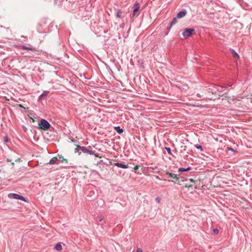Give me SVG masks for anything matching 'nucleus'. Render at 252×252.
<instances>
[{
	"mask_svg": "<svg viewBox=\"0 0 252 252\" xmlns=\"http://www.w3.org/2000/svg\"><path fill=\"white\" fill-rule=\"evenodd\" d=\"M160 175L162 177L164 180H168L169 182H177L178 184H180L181 181H184L183 177H180L179 175L172 173L167 171L162 172Z\"/></svg>",
	"mask_w": 252,
	"mask_h": 252,
	"instance_id": "obj_1",
	"label": "nucleus"
},
{
	"mask_svg": "<svg viewBox=\"0 0 252 252\" xmlns=\"http://www.w3.org/2000/svg\"><path fill=\"white\" fill-rule=\"evenodd\" d=\"M76 147L77 148L75 149V153H78L79 155L81 154V153L79 152V150H81L84 154L94 155L95 157L101 158V157L99 156V154L96 153L95 151L92 150V147L90 146L86 147L76 145Z\"/></svg>",
	"mask_w": 252,
	"mask_h": 252,
	"instance_id": "obj_2",
	"label": "nucleus"
},
{
	"mask_svg": "<svg viewBox=\"0 0 252 252\" xmlns=\"http://www.w3.org/2000/svg\"><path fill=\"white\" fill-rule=\"evenodd\" d=\"M51 127V124L45 119H41L38 122L37 128L43 130H48Z\"/></svg>",
	"mask_w": 252,
	"mask_h": 252,
	"instance_id": "obj_3",
	"label": "nucleus"
},
{
	"mask_svg": "<svg viewBox=\"0 0 252 252\" xmlns=\"http://www.w3.org/2000/svg\"><path fill=\"white\" fill-rule=\"evenodd\" d=\"M195 29L193 28H185L183 30V36L186 39L195 34Z\"/></svg>",
	"mask_w": 252,
	"mask_h": 252,
	"instance_id": "obj_4",
	"label": "nucleus"
},
{
	"mask_svg": "<svg viewBox=\"0 0 252 252\" xmlns=\"http://www.w3.org/2000/svg\"><path fill=\"white\" fill-rule=\"evenodd\" d=\"M8 197L10 199H18V200H21L25 202H27V199L24 197L22 195H21L20 194H17V193H10L8 194Z\"/></svg>",
	"mask_w": 252,
	"mask_h": 252,
	"instance_id": "obj_5",
	"label": "nucleus"
},
{
	"mask_svg": "<svg viewBox=\"0 0 252 252\" xmlns=\"http://www.w3.org/2000/svg\"><path fill=\"white\" fill-rule=\"evenodd\" d=\"M133 8H134V9H133V13H132L133 17H134L136 15V13L139 10V8H140L139 3L137 2H135L134 4Z\"/></svg>",
	"mask_w": 252,
	"mask_h": 252,
	"instance_id": "obj_6",
	"label": "nucleus"
},
{
	"mask_svg": "<svg viewBox=\"0 0 252 252\" xmlns=\"http://www.w3.org/2000/svg\"><path fill=\"white\" fill-rule=\"evenodd\" d=\"M113 165H115V166H117L118 167L122 168H123V169H126V168H128V164H126L125 163H119V162H114L113 163Z\"/></svg>",
	"mask_w": 252,
	"mask_h": 252,
	"instance_id": "obj_7",
	"label": "nucleus"
},
{
	"mask_svg": "<svg viewBox=\"0 0 252 252\" xmlns=\"http://www.w3.org/2000/svg\"><path fill=\"white\" fill-rule=\"evenodd\" d=\"M58 161H59V163H65L67 164V160L64 158L62 155H58L57 156Z\"/></svg>",
	"mask_w": 252,
	"mask_h": 252,
	"instance_id": "obj_8",
	"label": "nucleus"
},
{
	"mask_svg": "<svg viewBox=\"0 0 252 252\" xmlns=\"http://www.w3.org/2000/svg\"><path fill=\"white\" fill-rule=\"evenodd\" d=\"M51 164V165L58 164L59 161H58L57 157H55L52 158L50 160L49 162L47 163V164Z\"/></svg>",
	"mask_w": 252,
	"mask_h": 252,
	"instance_id": "obj_9",
	"label": "nucleus"
},
{
	"mask_svg": "<svg viewBox=\"0 0 252 252\" xmlns=\"http://www.w3.org/2000/svg\"><path fill=\"white\" fill-rule=\"evenodd\" d=\"M186 14L187 11L185 10L180 11L177 15V18L178 19H181L185 16Z\"/></svg>",
	"mask_w": 252,
	"mask_h": 252,
	"instance_id": "obj_10",
	"label": "nucleus"
},
{
	"mask_svg": "<svg viewBox=\"0 0 252 252\" xmlns=\"http://www.w3.org/2000/svg\"><path fill=\"white\" fill-rule=\"evenodd\" d=\"M1 65L2 68H1V67L0 66V69L3 70V69H8L9 70H10L11 69V67L8 64L2 63V64H1Z\"/></svg>",
	"mask_w": 252,
	"mask_h": 252,
	"instance_id": "obj_11",
	"label": "nucleus"
},
{
	"mask_svg": "<svg viewBox=\"0 0 252 252\" xmlns=\"http://www.w3.org/2000/svg\"><path fill=\"white\" fill-rule=\"evenodd\" d=\"M191 169V167H188L187 168H183V167H180L178 169V171L179 172H186L189 171Z\"/></svg>",
	"mask_w": 252,
	"mask_h": 252,
	"instance_id": "obj_12",
	"label": "nucleus"
},
{
	"mask_svg": "<svg viewBox=\"0 0 252 252\" xmlns=\"http://www.w3.org/2000/svg\"><path fill=\"white\" fill-rule=\"evenodd\" d=\"M114 129L118 134H122L124 132V129L119 126L114 127Z\"/></svg>",
	"mask_w": 252,
	"mask_h": 252,
	"instance_id": "obj_13",
	"label": "nucleus"
},
{
	"mask_svg": "<svg viewBox=\"0 0 252 252\" xmlns=\"http://www.w3.org/2000/svg\"><path fill=\"white\" fill-rule=\"evenodd\" d=\"M49 91H44L43 93L39 96V98H42L43 99H46L47 94L49 93Z\"/></svg>",
	"mask_w": 252,
	"mask_h": 252,
	"instance_id": "obj_14",
	"label": "nucleus"
},
{
	"mask_svg": "<svg viewBox=\"0 0 252 252\" xmlns=\"http://www.w3.org/2000/svg\"><path fill=\"white\" fill-rule=\"evenodd\" d=\"M177 17H174L173 19H172V21L170 23V27H168L167 29L168 30H169L174 25H175L176 23H177Z\"/></svg>",
	"mask_w": 252,
	"mask_h": 252,
	"instance_id": "obj_15",
	"label": "nucleus"
},
{
	"mask_svg": "<svg viewBox=\"0 0 252 252\" xmlns=\"http://www.w3.org/2000/svg\"><path fill=\"white\" fill-rule=\"evenodd\" d=\"M22 49L24 50H31V51H35L36 49L34 48L27 47L26 46H22Z\"/></svg>",
	"mask_w": 252,
	"mask_h": 252,
	"instance_id": "obj_16",
	"label": "nucleus"
},
{
	"mask_svg": "<svg viewBox=\"0 0 252 252\" xmlns=\"http://www.w3.org/2000/svg\"><path fill=\"white\" fill-rule=\"evenodd\" d=\"M55 249L58 251H60L62 250V246L60 243H58L55 247Z\"/></svg>",
	"mask_w": 252,
	"mask_h": 252,
	"instance_id": "obj_17",
	"label": "nucleus"
},
{
	"mask_svg": "<svg viewBox=\"0 0 252 252\" xmlns=\"http://www.w3.org/2000/svg\"><path fill=\"white\" fill-rule=\"evenodd\" d=\"M123 12L121 11V10H118L117 13L116 14V16L117 18H122Z\"/></svg>",
	"mask_w": 252,
	"mask_h": 252,
	"instance_id": "obj_18",
	"label": "nucleus"
},
{
	"mask_svg": "<svg viewBox=\"0 0 252 252\" xmlns=\"http://www.w3.org/2000/svg\"><path fill=\"white\" fill-rule=\"evenodd\" d=\"M194 147L196 148H197V149L200 150L201 151H203V149L201 145H198V144H195V145H194Z\"/></svg>",
	"mask_w": 252,
	"mask_h": 252,
	"instance_id": "obj_19",
	"label": "nucleus"
},
{
	"mask_svg": "<svg viewBox=\"0 0 252 252\" xmlns=\"http://www.w3.org/2000/svg\"><path fill=\"white\" fill-rule=\"evenodd\" d=\"M126 66V67L128 70H132V68L134 67V64L131 63L130 64V66H128V64H124Z\"/></svg>",
	"mask_w": 252,
	"mask_h": 252,
	"instance_id": "obj_20",
	"label": "nucleus"
},
{
	"mask_svg": "<svg viewBox=\"0 0 252 252\" xmlns=\"http://www.w3.org/2000/svg\"><path fill=\"white\" fill-rule=\"evenodd\" d=\"M232 52L234 57L239 58V56L234 50H232Z\"/></svg>",
	"mask_w": 252,
	"mask_h": 252,
	"instance_id": "obj_21",
	"label": "nucleus"
},
{
	"mask_svg": "<svg viewBox=\"0 0 252 252\" xmlns=\"http://www.w3.org/2000/svg\"><path fill=\"white\" fill-rule=\"evenodd\" d=\"M165 149L169 155H172L170 147H165Z\"/></svg>",
	"mask_w": 252,
	"mask_h": 252,
	"instance_id": "obj_22",
	"label": "nucleus"
},
{
	"mask_svg": "<svg viewBox=\"0 0 252 252\" xmlns=\"http://www.w3.org/2000/svg\"><path fill=\"white\" fill-rule=\"evenodd\" d=\"M29 115H30V116L33 117V118H34L35 117V114L34 113V112L32 111H31V112H29V114L28 115V116H29Z\"/></svg>",
	"mask_w": 252,
	"mask_h": 252,
	"instance_id": "obj_23",
	"label": "nucleus"
},
{
	"mask_svg": "<svg viewBox=\"0 0 252 252\" xmlns=\"http://www.w3.org/2000/svg\"><path fill=\"white\" fill-rule=\"evenodd\" d=\"M213 231L214 234H216V235L218 234L219 232L218 229H217V228H214L213 230Z\"/></svg>",
	"mask_w": 252,
	"mask_h": 252,
	"instance_id": "obj_24",
	"label": "nucleus"
},
{
	"mask_svg": "<svg viewBox=\"0 0 252 252\" xmlns=\"http://www.w3.org/2000/svg\"><path fill=\"white\" fill-rule=\"evenodd\" d=\"M29 117H30V118L32 120V123H34V122H35V121H34V119L35 118V117L33 118V117H32L30 116V115H29Z\"/></svg>",
	"mask_w": 252,
	"mask_h": 252,
	"instance_id": "obj_25",
	"label": "nucleus"
},
{
	"mask_svg": "<svg viewBox=\"0 0 252 252\" xmlns=\"http://www.w3.org/2000/svg\"><path fill=\"white\" fill-rule=\"evenodd\" d=\"M223 87H219V88L218 89V91L219 92H221Z\"/></svg>",
	"mask_w": 252,
	"mask_h": 252,
	"instance_id": "obj_26",
	"label": "nucleus"
},
{
	"mask_svg": "<svg viewBox=\"0 0 252 252\" xmlns=\"http://www.w3.org/2000/svg\"><path fill=\"white\" fill-rule=\"evenodd\" d=\"M103 220V217L102 216H100L98 218V220L99 221H102V220Z\"/></svg>",
	"mask_w": 252,
	"mask_h": 252,
	"instance_id": "obj_27",
	"label": "nucleus"
},
{
	"mask_svg": "<svg viewBox=\"0 0 252 252\" xmlns=\"http://www.w3.org/2000/svg\"><path fill=\"white\" fill-rule=\"evenodd\" d=\"M22 127H23L24 131L26 132L27 131V128H26V127L25 126H23Z\"/></svg>",
	"mask_w": 252,
	"mask_h": 252,
	"instance_id": "obj_28",
	"label": "nucleus"
},
{
	"mask_svg": "<svg viewBox=\"0 0 252 252\" xmlns=\"http://www.w3.org/2000/svg\"><path fill=\"white\" fill-rule=\"evenodd\" d=\"M117 68L119 70H120V68H121V66L120 64H117Z\"/></svg>",
	"mask_w": 252,
	"mask_h": 252,
	"instance_id": "obj_29",
	"label": "nucleus"
},
{
	"mask_svg": "<svg viewBox=\"0 0 252 252\" xmlns=\"http://www.w3.org/2000/svg\"><path fill=\"white\" fill-rule=\"evenodd\" d=\"M227 149H228V150H230V151H232L235 152V151H234V150L232 147H228V148H227Z\"/></svg>",
	"mask_w": 252,
	"mask_h": 252,
	"instance_id": "obj_30",
	"label": "nucleus"
},
{
	"mask_svg": "<svg viewBox=\"0 0 252 252\" xmlns=\"http://www.w3.org/2000/svg\"><path fill=\"white\" fill-rule=\"evenodd\" d=\"M139 167V166L138 165H136V166H134V169L135 170H137L138 169Z\"/></svg>",
	"mask_w": 252,
	"mask_h": 252,
	"instance_id": "obj_31",
	"label": "nucleus"
},
{
	"mask_svg": "<svg viewBox=\"0 0 252 252\" xmlns=\"http://www.w3.org/2000/svg\"><path fill=\"white\" fill-rule=\"evenodd\" d=\"M18 107H20V108H22L24 109H26L25 107H24L22 104H18Z\"/></svg>",
	"mask_w": 252,
	"mask_h": 252,
	"instance_id": "obj_32",
	"label": "nucleus"
},
{
	"mask_svg": "<svg viewBox=\"0 0 252 252\" xmlns=\"http://www.w3.org/2000/svg\"><path fill=\"white\" fill-rule=\"evenodd\" d=\"M171 85L173 87H177V88H179V86H178L177 85H175V84H172V83H171Z\"/></svg>",
	"mask_w": 252,
	"mask_h": 252,
	"instance_id": "obj_33",
	"label": "nucleus"
},
{
	"mask_svg": "<svg viewBox=\"0 0 252 252\" xmlns=\"http://www.w3.org/2000/svg\"><path fill=\"white\" fill-rule=\"evenodd\" d=\"M136 252H142V250L141 249L138 248V249H137V250L136 251Z\"/></svg>",
	"mask_w": 252,
	"mask_h": 252,
	"instance_id": "obj_34",
	"label": "nucleus"
},
{
	"mask_svg": "<svg viewBox=\"0 0 252 252\" xmlns=\"http://www.w3.org/2000/svg\"><path fill=\"white\" fill-rule=\"evenodd\" d=\"M137 65H138L139 66L142 67L143 68H144L143 64H137Z\"/></svg>",
	"mask_w": 252,
	"mask_h": 252,
	"instance_id": "obj_35",
	"label": "nucleus"
},
{
	"mask_svg": "<svg viewBox=\"0 0 252 252\" xmlns=\"http://www.w3.org/2000/svg\"><path fill=\"white\" fill-rule=\"evenodd\" d=\"M4 141L5 142H8V137L7 136H5L4 137Z\"/></svg>",
	"mask_w": 252,
	"mask_h": 252,
	"instance_id": "obj_36",
	"label": "nucleus"
},
{
	"mask_svg": "<svg viewBox=\"0 0 252 252\" xmlns=\"http://www.w3.org/2000/svg\"><path fill=\"white\" fill-rule=\"evenodd\" d=\"M7 161H8V162H11V159H9V158H7Z\"/></svg>",
	"mask_w": 252,
	"mask_h": 252,
	"instance_id": "obj_37",
	"label": "nucleus"
},
{
	"mask_svg": "<svg viewBox=\"0 0 252 252\" xmlns=\"http://www.w3.org/2000/svg\"><path fill=\"white\" fill-rule=\"evenodd\" d=\"M190 181L192 182H194V181L192 179H190Z\"/></svg>",
	"mask_w": 252,
	"mask_h": 252,
	"instance_id": "obj_38",
	"label": "nucleus"
},
{
	"mask_svg": "<svg viewBox=\"0 0 252 252\" xmlns=\"http://www.w3.org/2000/svg\"><path fill=\"white\" fill-rule=\"evenodd\" d=\"M156 199L157 200V201H158V202H159V200H158V197H157V198H156Z\"/></svg>",
	"mask_w": 252,
	"mask_h": 252,
	"instance_id": "obj_39",
	"label": "nucleus"
},
{
	"mask_svg": "<svg viewBox=\"0 0 252 252\" xmlns=\"http://www.w3.org/2000/svg\"><path fill=\"white\" fill-rule=\"evenodd\" d=\"M156 199L157 200V201H158V202H159V200H158V197H157V198H156Z\"/></svg>",
	"mask_w": 252,
	"mask_h": 252,
	"instance_id": "obj_40",
	"label": "nucleus"
},
{
	"mask_svg": "<svg viewBox=\"0 0 252 252\" xmlns=\"http://www.w3.org/2000/svg\"><path fill=\"white\" fill-rule=\"evenodd\" d=\"M156 199L157 200V201H158V202H159V200H158V197H157V198H156Z\"/></svg>",
	"mask_w": 252,
	"mask_h": 252,
	"instance_id": "obj_41",
	"label": "nucleus"
},
{
	"mask_svg": "<svg viewBox=\"0 0 252 252\" xmlns=\"http://www.w3.org/2000/svg\"><path fill=\"white\" fill-rule=\"evenodd\" d=\"M20 161V159H17V160H16V161Z\"/></svg>",
	"mask_w": 252,
	"mask_h": 252,
	"instance_id": "obj_42",
	"label": "nucleus"
},
{
	"mask_svg": "<svg viewBox=\"0 0 252 252\" xmlns=\"http://www.w3.org/2000/svg\"><path fill=\"white\" fill-rule=\"evenodd\" d=\"M11 164H12V165H14V162H12V163H11Z\"/></svg>",
	"mask_w": 252,
	"mask_h": 252,
	"instance_id": "obj_43",
	"label": "nucleus"
},
{
	"mask_svg": "<svg viewBox=\"0 0 252 252\" xmlns=\"http://www.w3.org/2000/svg\"><path fill=\"white\" fill-rule=\"evenodd\" d=\"M223 94L222 95L219 94V96H223Z\"/></svg>",
	"mask_w": 252,
	"mask_h": 252,
	"instance_id": "obj_44",
	"label": "nucleus"
},
{
	"mask_svg": "<svg viewBox=\"0 0 252 252\" xmlns=\"http://www.w3.org/2000/svg\"><path fill=\"white\" fill-rule=\"evenodd\" d=\"M3 71L5 72H7V70H3Z\"/></svg>",
	"mask_w": 252,
	"mask_h": 252,
	"instance_id": "obj_45",
	"label": "nucleus"
}]
</instances>
